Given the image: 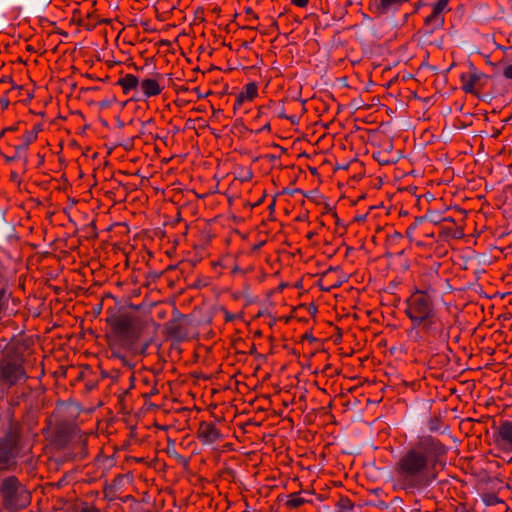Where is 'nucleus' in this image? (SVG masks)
<instances>
[{"label": "nucleus", "mask_w": 512, "mask_h": 512, "mask_svg": "<svg viewBox=\"0 0 512 512\" xmlns=\"http://www.w3.org/2000/svg\"><path fill=\"white\" fill-rule=\"evenodd\" d=\"M31 142H32V135L31 134L26 135L23 140V143L15 147L17 154H19L21 156V153L27 150V148Z\"/></svg>", "instance_id": "18"}, {"label": "nucleus", "mask_w": 512, "mask_h": 512, "mask_svg": "<svg viewBox=\"0 0 512 512\" xmlns=\"http://www.w3.org/2000/svg\"><path fill=\"white\" fill-rule=\"evenodd\" d=\"M450 0H437L431 5V13L424 19V23L431 31L440 28L444 23V13L450 9L448 7Z\"/></svg>", "instance_id": "6"}, {"label": "nucleus", "mask_w": 512, "mask_h": 512, "mask_svg": "<svg viewBox=\"0 0 512 512\" xmlns=\"http://www.w3.org/2000/svg\"><path fill=\"white\" fill-rule=\"evenodd\" d=\"M261 315H263V311H262V309H260V310L258 311V316H261Z\"/></svg>", "instance_id": "32"}, {"label": "nucleus", "mask_w": 512, "mask_h": 512, "mask_svg": "<svg viewBox=\"0 0 512 512\" xmlns=\"http://www.w3.org/2000/svg\"><path fill=\"white\" fill-rule=\"evenodd\" d=\"M8 129H4L0 132V138L3 136V134L5 133V131H7Z\"/></svg>", "instance_id": "30"}, {"label": "nucleus", "mask_w": 512, "mask_h": 512, "mask_svg": "<svg viewBox=\"0 0 512 512\" xmlns=\"http://www.w3.org/2000/svg\"><path fill=\"white\" fill-rule=\"evenodd\" d=\"M107 297H112L111 293L106 294Z\"/></svg>", "instance_id": "34"}, {"label": "nucleus", "mask_w": 512, "mask_h": 512, "mask_svg": "<svg viewBox=\"0 0 512 512\" xmlns=\"http://www.w3.org/2000/svg\"><path fill=\"white\" fill-rule=\"evenodd\" d=\"M118 85L122 88L125 94H129L131 91L136 90L140 81L137 76L133 74H126L118 80Z\"/></svg>", "instance_id": "15"}, {"label": "nucleus", "mask_w": 512, "mask_h": 512, "mask_svg": "<svg viewBox=\"0 0 512 512\" xmlns=\"http://www.w3.org/2000/svg\"><path fill=\"white\" fill-rule=\"evenodd\" d=\"M495 444L506 452H512V421L500 422L495 434Z\"/></svg>", "instance_id": "7"}, {"label": "nucleus", "mask_w": 512, "mask_h": 512, "mask_svg": "<svg viewBox=\"0 0 512 512\" xmlns=\"http://www.w3.org/2000/svg\"><path fill=\"white\" fill-rule=\"evenodd\" d=\"M80 512H100V510L98 508H96L95 506H85L84 508L81 509Z\"/></svg>", "instance_id": "24"}, {"label": "nucleus", "mask_w": 512, "mask_h": 512, "mask_svg": "<svg viewBox=\"0 0 512 512\" xmlns=\"http://www.w3.org/2000/svg\"><path fill=\"white\" fill-rule=\"evenodd\" d=\"M279 288L284 289V288H286V285L282 283V284H280Z\"/></svg>", "instance_id": "31"}, {"label": "nucleus", "mask_w": 512, "mask_h": 512, "mask_svg": "<svg viewBox=\"0 0 512 512\" xmlns=\"http://www.w3.org/2000/svg\"><path fill=\"white\" fill-rule=\"evenodd\" d=\"M316 311H317V308H316L314 305H311V306L309 307V313H310V314H313V315H314V314L316 313Z\"/></svg>", "instance_id": "28"}, {"label": "nucleus", "mask_w": 512, "mask_h": 512, "mask_svg": "<svg viewBox=\"0 0 512 512\" xmlns=\"http://www.w3.org/2000/svg\"><path fill=\"white\" fill-rule=\"evenodd\" d=\"M162 78V75L157 74L156 78H145L140 81L139 88L145 98L155 97L162 93L164 89L160 83Z\"/></svg>", "instance_id": "12"}, {"label": "nucleus", "mask_w": 512, "mask_h": 512, "mask_svg": "<svg viewBox=\"0 0 512 512\" xmlns=\"http://www.w3.org/2000/svg\"><path fill=\"white\" fill-rule=\"evenodd\" d=\"M305 502L306 500L300 495V493H292L288 496L286 505L290 508H298Z\"/></svg>", "instance_id": "17"}, {"label": "nucleus", "mask_w": 512, "mask_h": 512, "mask_svg": "<svg viewBox=\"0 0 512 512\" xmlns=\"http://www.w3.org/2000/svg\"><path fill=\"white\" fill-rule=\"evenodd\" d=\"M107 324L114 335L122 341L133 342L137 340L145 324L139 317L127 312H113L107 317Z\"/></svg>", "instance_id": "3"}, {"label": "nucleus", "mask_w": 512, "mask_h": 512, "mask_svg": "<svg viewBox=\"0 0 512 512\" xmlns=\"http://www.w3.org/2000/svg\"><path fill=\"white\" fill-rule=\"evenodd\" d=\"M483 295H484L485 297H489V298H492V297H495V296L499 295V296H500V298H504V297L507 295V293H501V294H500V293L496 292V293H494V294H488V293H485V292L483 291Z\"/></svg>", "instance_id": "25"}, {"label": "nucleus", "mask_w": 512, "mask_h": 512, "mask_svg": "<svg viewBox=\"0 0 512 512\" xmlns=\"http://www.w3.org/2000/svg\"><path fill=\"white\" fill-rule=\"evenodd\" d=\"M223 313H224V318L227 322L233 321L236 318L241 317L240 314H232V313L228 312L227 310H223Z\"/></svg>", "instance_id": "20"}, {"label": "nucleus", "mask_w": 512, "mask_h": 512, "mask_svg": "<svg viewBox=\"0 0 512 512\" xmlns=\"http://www.w3.org/2000/svg\"><path fill=\"white\" fill-rule=\"evenodd\" d=\"M258 94V87L255 83L251 82L245 85L244 90L241 91L235 102V107L242 105L246 101H252Z\"/></svg>", "instance_id": "14"}, {"label": "nucleus", "mask_w": 512, "mask_h": 512, "mask_svg": "<svg viewBox=\"0 0 512 512\" xmlns=\"http://www.w3.org/2000/svg\"><path fill=\"white\" fill-rule=\"evenodd\" d=\"M2 425L5 426V429L3 435L0 436V469L6 468L13 458L11 449L7 448V443L12 438V424L8 419L7 423H2Z\"/></svg>", "instance_id": "10"}, {"label": "nucleus", "mask_w": 512, "mask_h": 512, "mask_svg": "<svg viewBox=\"0 0 512 512\" xmlns=\"http://www.w3.org/2000/svg\"><path fill=\"white\" fill-rule=\"evenodd\" d=\"M503 75L512 80V64L504 68Z\"/></svg>", "instance_id": "22"}, {"label": "nucleus", "mask_w": 512, "mask_h": 512, "mask_svg": "<svg viewBox=\"0 0 512 512\" xmlns=\"http://www.w3.org/2000/svg\"><path fill=\"white\" fill-rule=\"evenodd\" d=\"M309 0H291V3L297 7H305Z\"/></svg>", "instance_id": "23"}, {"label": "nucleus", "mask_w": 512, "mask_h": 512, "mask_svg": "<svg viewBox=\"0 0 512 512\" xmlns=\"http://www.w3.org/2000/svg\"><path fill=\"white\" fill-rule=\"evenodd\" d=\"M1 378L9 385H14L24 380L26 374L20 362L8 361L1 368Z\"/></svg>", "instance_id": "8"}, {"label": "nucleus", "mask_w": 512, "mask_h": 512, "mask_svg": "<svg viewBox=\"0 0 512 512\" xmlns=\"http://www.w3.org/2000/svg\"><path fill=\"white\" fill-rule=\"evenodd\" d=\"M11 178L12 179H16L17 178V173L16 172H12L11 173Z\"/></svg>", "instance_id": "29"}, {"label": "nucleus", "mask_w": 512, "mask_h": 512, "mask_svg": "<svg viewBox=\"0 0 512 512\" xmlns=\"http://www.w3.org/2000/svg\"><path fill=\"white\" fill-rule=\"evenodd\" d=\"M173 318L170 319L164 326V333L174 339H182L186 336L187 331L185 327V318L184 316L178 314L177 310L173 309Z\"/></svg>", "instance_id": "9"}, {"label": "nucleus", "mask_w": 512, "mask_h": 512, "mask_svg": "<svg viewBox=\"0 0 512 512\" xmlns=\"http://www.w3.org/2000/svg\"><path fill=\"white\" fill-rule=\"evenodd\" d=\"M486 78L484 73L476 69L475 66L470 63L467 71L462 72L460 75L462 89L466 93H477L485 85Z\"/></svg>", "instance_id": "5"}, {"label": "nucleus", "mask_w": 512, "mask_h": 512, "mask_svg": "<svg viewBox=\"0 0 512 512\" xmlns=\"http://www.w3.org/2000/svg\"><path fill=\"white\" fill-rule=\"evenodd\" d=\"M406 303V314L414 328L429 338H444L445 325L437 314L435 302L427 290H415Z\"/></svg>", "instance_id": "2"}, {"label": "nucleus", "mask_w": 512, "mask_h": 512, "mask_svg": "<svg viewBox=\"0 0 512 512\" xmlns=\"http://www.w3.org/2000/svg\"><path fill=\"white\" fill-rule=\"evenodd\" d=\"M197 437L204 445H211L223 438L219 429L210 422H201L197 431Z\"/></svg>", "instance_id": "11"}, {"label": "nucleus", "mask_w": 512, "mask_h": 512, "mask_svg": "<svg viewBox=\"0 0 512 512\" xmlns=\"http://www.w3.org/2000/svg\"><path fill=\"white\" fill-rule=\"evenodd\" d=\"M1 492L6 504L11 508H24L30 503L29 492L15 477H8L3 480Z\"/></svg>", "instance_id": "4"}, {"label": "nucleus", "mask_w": 512, "mask_h": 512, "mask_svg": "<svg viewBox=\"0 0 512 512\" xmlns=\"http://www.w3.org/2000/svg\"><path fill=\"white\" fill-rule=\"evenodd\" d=\"M408 0H375L374 7L379 14H387L397 10L403 3Z\"/></svg>", "instance_id": "13"}, {"label": "nucleus", "mask_w": 512, "mask_h": 512, "mask_svg": "<svg viewBox=\"0 0 512 512\" xmlns=\"http://www.w3.org/2000/svg\"><path fill=\"white\" fill-rule=\"evenodd\" d=\"M338 287L337 284L332 285L330 288L336 289Z\"/></svg>", "instance_id": "33"}, {"label": "nucleus", "mask_w": 512, "mask_h": 512, "mask_svg": "<svg viewBox=\"0 0 512 512\" xmlns=\"http://www.w3.org/2000/svg\"><path fill=\"white\" fill-rule=\"evenodd\" d=\"M233 297L237 300H241L242 301V305L244 307H247V306H250V305H254V304H259V299L253 295H251L248 290H239L237 291Z\"/></svg>", "instance_id": "16"}, {"label": "nucleus", "mask_w": 512, "mask_h": 512, "mask_svg": "<svg viewBox=\"0 0 512 512\" xmlns=\"http://www.w3.org/2000/svg\"><path fill=\"white\" fill-rule=\"evenodd\" d=\"M444 452V446L431 437L420 440L417 446L400 458L396 466L398 483L406 490L425 486L435 479L433 455Z\"/></svg>", "instance_id": "1"}, {"label": "nucleus", "mask_w": 512, "mask_h": 512, "mask_svg": "<svg viewBox=\"0 0 512 512\" xmlns=\"http://www.w3.org/2000/svg\"><path fill=\"white\" fill-rule=\"evenodd\" d=\"M170 455L173 456L179 463H183V464L187 463V460L183 456H181L179 453H177L175 450L170 452Z\"/></svg>", "instance_id": "21"}, {"label": "nucleus", "mask_w": 512, "mask_h": 512, "mask_svg": "<svg viewBox=\"0 0 512 512\" xmlns=\"http://www.w3.org/2000/svg\"><path fill=\"white\" fill-rule=\"evenodd\" d=\"M166 315H167V312L165 310L158 309V311H157V318L159 320L164 319L166 317Z\"/></svg>", "instance_id": "26"}, {"label": "nucleus", "mask_w": 512, "mask_h": 512, "mask_svg": "<svg viewBox=\"0 0 512 512\" xmlns=\"http://www.w3.org/2000/svg\"><path fill=\"white\" fill-rule=\"evenodd\" d=\"M153 303L147 304L146 301H142L139 304H132L130 303L129 306L133 309L140 310V309H146L147 307H151Z\"/></svg>", "instance_id": "19"}, {"label": "nucleus", "mask_w": 512, "mask_h": 512, "mask_svg": "<svg viewBox=\"0 0 512 512\" xmlns=\"http://www.w3.org/2000/svg\"><path fill=\"white\" fill-rule=\"evenodd\" d=\"M17 158H20V155H19V154H17V152H16L14 156H11V157L6 156V157H5V161H6L7 163H10V162H12L13 160H15V159H17Z\"/></svg>", "instance_id": "27"}]
</instances>
